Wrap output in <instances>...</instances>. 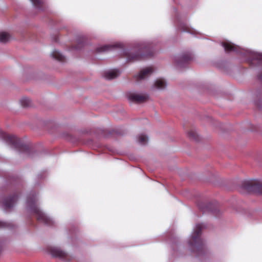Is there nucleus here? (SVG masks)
Here are the masks:
<instances>
[{"label": "nucleus", "mask_w": 262, "mask_h": 262, "mask_svg": "<svg viewBox=\"0 0 262 262\" xmlns=\"http://www.w3.org/2000/svg\"><path fill=\"white\" fill-rule=\"evenodd\" d=\"M244 188L249 192L262 193V183L257 180L247 181L243 184Z\"/></svg>", "instance_id": "f03ea898"}, {"label": "nucleus", "mask_w": 262, "mask_h": 262, "mask_svg": "<svg viewBox=\"0 0 262 262\" xmlns=\"http://www.w3.org/2000/svg\"><path fill=\"white\" fill-rule=\"evenodd\" d=\"M253 58L255 59L262 61V53L253 52Z\"/></svg>", "instance_id": "6ab92c4d"}, {"label": "nucleus", "mask_w": 262, "mask_h": 262, "mask_svg": "<svg viewBox=\"0 0 262 262\" xmlns=\"http://www.w3.org/2000/svg\"><path fill=\"white\" fill-rule=\"evenodd\" d=\"M7 226V223L0 222V227H4Z\"/></svg>", "instance_id": "4be33fe9"}, {"label": "nucleus", "mask_w": 262, "mask_h": 262, "mask_svg": "<svg viewBox=\"0 0 262 262\" xmlns=\"http://www.w3.org/2000/svg\"><path fill=\"white\" fill-rule=\"evenodd\" d=\"M110 47L109 46H104L98 48V51L103 52V51H107Z\"/></svg>", "instance_id": "aec40b11"}, {"label": "nucleus", "mask_w": 262, "mask_h": 262, "mask_svg": "<svg viewBox=\"0 0 262 262\" xmlns=\"http://www.w3.org/2000/svg\"><path fill=\"white\" fill-rule=\"evenodd\" d=\"M154 71V68L152 67H148L142 69L139 73V74L137 76V78L138 79H144L149 76V75H150Z\"/></svg>", "instance_id": "39448f33"}, {"label": "nucleus", "mask_w": 262, "mask_h": 262, "mask_svg": "<svg viewBox=\"0 0 262 262\" xmlns=\"http://www.w3.org/2000/svg\"><path fill=\"white\" fill-rule=\"evenodd\" d=\"M5 138L8 142L14 145H16L18 143V139L13 135H7Z\"/></svg>", "instance_id": "4468645a"}, {"label": "nucleus", "mask_w": 262, "mask_h": 262, "mask_svg": "<svg viewBox=\"0 0 262 262\" xmlns=\"http://www.w3.org/2000/svg\"><path fill=\"white\" fill-rule=\"evenodd\" d=\"M261 79H262V77H261Z\"/></svg>", "instance_id": "393cba45"}, {"label": "nucleus", "mask_w": 262, "mask_h": 262, "mask_svg": "<svg viewBox=\"0 0 262 262\" xmlns=\"http://www.w3.org/2000/svg\"><path fill=\"white\" fill-rule=\"evenodd\" d=\"M120 74L118 70L113 69L107 71L104 73V77L107 79H113L117 77Z\"/></svg>", "instance_id": "6e6552de"}, {"label": "nucleus", "mask_w": 262, "mask_h": 262, "mask_svg": "<svg viewBox=\"0 0 262 262\" xmlns=\"http://www.w3.org/2000/svg\"><path fill=\"white\" fill-rule=\"evenodd\" d=\"M20 103L21 105L24 107L29 106L31 103L30 100L27 98H23L20 100Z\"/></svg>", "instance_id": "f3484780"}, {"label": "nucleus", "mask_w": 262, "mask_h": 262, "mask_svg": "<svg viewBox=\"0 0 262 262\" xmlns=\"http://www.w3.org/2000/svg\"><path fill=\"white\" fill-rule=\"evenodd\" d=\"M127 97L130 101L135 103H142L146 101L148 99L146 95L135 92L127 93Z\"/></svg>", "instance_id": "7ed1b4c3"}, {"label": "nucleus", "mask_w": 262, "mask_h": 262, "mask_svg": "<svg viewBox=\"0 0 262 262\" xmlns=\"http://www.w3.org/2000/svg\"><path fill=\"white\" fill-rule=\"evenodd\" d=\"M188 136L191 140H197L198 139V135L197 133L195 132V130L192 129L190 130L188 133Z\"/></svg>", "instance_id": "2eb2a0df"}, {"label": "nucleus", "mask_w": 262, "mask_h": 262, "mask_svg": "<svg viewBox=\"0 0 262 262\" xmlns=\"http://www.w3.org/2000/svg\"><path fill=\"white\" fill-rule=\"evenodd\" d=\"M184 30L191 33V32L190 30H188L187 29Z\"/></svg>", "instance_id": "5701e85b"}, {"label": "nucleus", "mask_w": 262, "mask_h": 262, "mask_svg": "<svg viewBox=\"0 0 262 262\" xmlns=\"http://www.w3.org/2000/svg\"><path fill=\"white\" fill-rule=\"evenodd\" d=\"M204 225L200 224H196L192 234V239L195 243L196 242L198 238L201 234V230L204 227Z\"/></svg>", "instance_id": "423d86ee"}, {"label": "nucleus", "mask_w": 262, "mask_h": 262, "mask_svg": "<svg viewBox=\"0 0 262 262\" xmlns=\"http://www.w3.org/2000/svg\"><path fill=\"white\" fill-rule=\"evenodd\" d=\"M193 59V55L192 54L188 53L183 54L181 57H180V61H179L178 62V65L179 66H181L182 63L181 62H187Z\"/></svg>", "instance_id": "9d476101"}, {"label": "nucleus", "mask_w": 262, "mask_h": 262, "mask_svg": "<svg viewBox=\"0 0 262 262\" xmlns=\"http://www.w3.org/2000/svg\"><path fill=\"white\" fill-rule=\"evenodd\" d=\"M51 56L60 61H63L65 60V57L61 53H60L58 51L55 50L51 53Z\"/></svg>", "instance_id": "9b49d317"}, {"label": "nucleus", "mask_w": 262, "mask_h": 262, "mask_svg": "<svg viewBox=\"0 0 262 262\" xmlns=\"http://www.w3.org/2000/svg\"><path fill=\"white\" fill-rule=\"evenodd\" d=\"M138 138L139 143L142 145L145 144L148 140L147 137L144 135H139Z\"/></svg>", "instance_id": "dca6fc26"}, {"label": "nucleus", "mask_w": 262, "mask_h": 262, "mask_svg": "<svg viewBox=\"0 0 262 262\" xmlns=\"http://www.w3.org/2000/svg\"><path fill=\"white\" fill-rule=\"evenodd\" d=\"M166 85V82L163 79H157L154 84V86L156 88L159 89H163L165 88Z\"/></svg>", "instance_id": "ddd939ff"}, {"label": "nucleus", "mask_w": 262, "mask_h": 262, "mask_svg": "<svg viewBox=\"0 0 262 262\" xmlns=\"http://www.w3.org/2000/svg\"><path fill=\"white\" fill-rule=\"evenodd\" d=\"M35 201V199L34 196H29L27 199V205L35 213L36 217L38 221L47 225H51L52 224V221L51 219L46 216L36 206H34Z\"/></svg>", "instance_id": "f257e3e1"}, {"label": "nucleus", "mask_w": 262, "mask_h": 262, "mask_svg": "<svg viewBox=\"0 0 262 262\" xmlns=\"http://www.w3.org/2000/svg\"><path fill=\"white\" fill-rule=\"evenodd\" d=\"M190 244H191V245H193V243H190Z\"/></svg>", "instance_id": "b1692460"}, {"label": "nucleus", "mask_w": 262, "mask_h": 262, "mask_svg": "<svg viewBox=\"0 0 262 262\" xmlns=\"http://www.w3.org/2000/svg\"><path fill=\"white\" fill-rule=\"evenodd\" d=\"M11 36L6 32H0V42L6 43L11 39Z\"/></svg>", "instance_id": "f8f14e48"}, {"label": "nucleus", "mask_w": 262, "mask_h": 262, "mask_svg": "<svg viewBox=\"0 0 262 262\" xmlns=\"http://www.w3.org/2000/svg\"><path fill=\"white\" fill-rule=\"evenodd\" d=\"M222 46L224 48L226 52L235 51L237 52L238 50L239 47L235 45L229 41H225L222 43Z\"/></svg>", "instance_id": "0eeeda50"}, {"label": "nucleus", "mask_w": 262, "mask_h": 262, "mask_svg": "<svg viewBox=\"0 0 262 262\" xmlns=\"http://www.w3.org/2000/svg\"><path fill=\"white\" fill-rule=\"evenodd\" d=\"M17 198L16 195L6 199L3 204L2 207L5 210L11 208L16 202Z\"/></svg>", "instance_id": "20e7f679"}, {"label": "nucleus", "mask_w": 262, "mask_h": 262, "mask_svg": "<svg viewBox=\"0 0 262 262\" xmlns=\"http://www.w3.org/2000/svg\"><path fill=\"white\" fill-rule=\"evenodd\" d=\"M142 56L141 55L136 54L129 58V60H139L142 58Z\"/></svg>", "instance_id": "412c9836"}, {"label": "nucleus", "mask_w": 262, "mask_h": 262, "mask_svg": "<svg viewBox=\"0 0 262 262\" xmlns=\"http://www.w3.org/2000/svg\"><path fill=\"white\" fill-rule=\"evenodd\" d=\"M51 254L55 257L63 258L66 256V253L58 247H52L50 249Z\"/></svg>", "instance_id": "1a4fd4ad"}, {"label": "nucleus", "mask_w": 262, "mask_h": 262, "mask_svg": "<svg viewBox=\"0 0 262 262\" xmlns=\"http://www.w3.org/2000/svg\"><path fill=\"white\" fill-rule=\"evenodd\" d=\"M34 6L36 8L40 9L42 5V2L41 0H30Z\"/></svg>", "instance_id": "a211bd4d"}]
</instances>
